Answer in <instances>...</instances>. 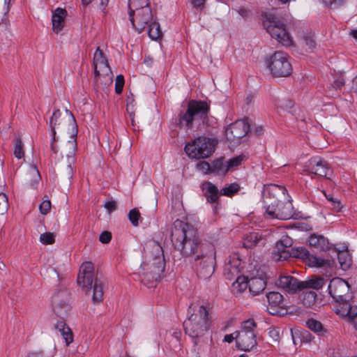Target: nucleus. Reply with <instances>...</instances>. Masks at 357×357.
I'll return each instance as SVG.
<instances>
[{
	"label": "nucleus",
	"instance_id": "f257e3e1",
	"mask_svg": "<svg viewBox=\"0 0 357 357\" xmlns=\"http://www.w3.org/2000/svg\"><path fill=\"white\" fill-rule=\"evenodd\" d=\"M171 240L174 248L183 257H191L195 261L200 278L211 277L215 271L216 253L213 243L201 241L197 230L192 225L179 220L174 223Z\"/></svg>",
	"mask_w": 357,
	"mask_h": 357
},
{
	"label": "nucleus",
	"instance_id": "a18cd8bd",
	"mask_svg": "<svg viewBox=\"0 0 357 357\" xmlns=\"http://www.w3.org/2000/svg\"><path fill=\"white\" fill-rule=\"evenodd\" d=\"M124 86V77L122 75H119L116 77L115 82V92L117 94H121L123 91V88Z\"/></svg>",
	"mask_w": 357,
	"mask_h": 357
},
{
	"label": "nucleus",
	"instance_id": "4be33fe9",
	"mask_svg": "<svg viewBox=\"0 0 357 357\" xmlns=\"http://www.w3.org/2000/svg\"><path fill=\"white\" fill-rule=\"evenodd\" d=\"M93 67H98L101 72L105 75L112 73L108 61L99 47H97L93 55Z\"/></svg>",
	"mask_w": 357,
	"mask_h": 357
},
{
	"label": "nucleus",
	"instance_id": "2f4dec72",
	"mask_svg": "<svg viewBox=\"0 0 357 357\" xmlns=\"http://www.w3.org/2000/svg\"><path fill=\"white\" fill-rule=\"evenodd\" d=\"M147 27H149V36L152 40H157L162 36V33L160 30V24L156 20H153L147 25Z\"/></svg>",
	"mask_w": 357,
	"mask_h": 357
},
{
	"label": "nucleus",
	"instance_id": "dca6fc26",
	"mask_svg": "<svg viewBox=\"0 0 357 357\" xmlns=\"http://www.w3.org/2000/svg\"><path fill=\"white\" fill-rule=\"evenodd\" d=\"M268 305L267 310L270 314L281 316L284 314V301L283 296L277 291H271L266 294Z\"/></svg>",
	"mask_w": 357,
	"mask_h": 357
},
{
	"label": "nucleus",
	"instance_id": "7ed1b4c3",
	"mask_svg": "<svg viewBox=\"0 0 357 357\" xmlns=\"http://www.w3.org/2000/svg\"><path fill=\"white\" fill-rule=\"evenodd\" d=\"M66 112L68 115V119L67 121H63V120L61 119V113L59 109L55 110L52 117L50 118L49 123L52 132V142L50 144V149L53 153H57L58 149L54 144V143L57 141L56 137V128L59 130H63L70 135L71 139L67 143V146L69 149L67 155L68 157H73L75 154V151L77 149V136L78 128L76 120L73 113L68 109H66Z\"/></svg>",
	"mask_w": 357,
	"mask_h": 357
},
{
	"label": "nucleus",
	"instance_id": "de8ad7c7",
	"mask_svg": "<svg viewBox=\"0 0 357 357\" xmlns=\"http://www.w3.org/2000/svg\"><path fill=\"white\" fill-rule=\"evenodd\" d=\"M303 42L306 46L311 50H313L316 47V42L311 35H305L303 36Z\"/></svg>",
	"mask_w": 357,
	"mask_h": 357
},
{
	"label": "nucleus",
	"instance_id": "20e7f679",
	"mask_svg": "<svg viewBox=\"0 0 357 357\" xmlns=\"http://www.w3.org/2000/svg\"><path fill=\"white\" fill-rule=\"evenodd\" d=\"M209 111L210 107L205 101L190 100L179 112L176 124L187 130L199 128L202 123H208Z\"/></svg>",
	"mask_w": 357,
	"mask_h": 357
},
{
	"label": "nucleus",
	"instance_id": "2eb2a0df",
	"mask_svg": "<svg viewBox=\"0 0 357 357\" xmlns=\"http://www.w3.org/2000/svg\"><path fill=\"white\" fill-rule=\"evenodd\" d=\"M52 299L55 314L64 319L70 310L68 292L65 290L60 291L54 295Z\"/></svg>",
	"mask_w": 357,
	"mask_h": 357
},
{
	"label": "nucleus",
	"instance_id": "f8f14e48",
	"mask_svg": "<svg viewBox=\"0 0 357 357\" xmlns=\"http://www.w3.org/2000/svg\"><path fill=\"white\" fill-rule=\"evenodd\" d=\"M349 289L348 282L342 278H334L330 281L328 289L331 296L337 303L335 309L344 303H350L352 296L349 294Z\"/></svg>",
	"mask_w": 357,
	"mask_h": 357
},
{
	"label": "nucleus",
	"instance_id": "5fc2aeb1",
	"mask_svg": "<svg viewBox=\"0 0 357 357\" xmlns=\"http://www.w3.org/2000/svg\"><path fill=\"white\" fill-rule=\"evenodd\" d=\"M206 0H191V3L197 9L202 10L204 8Z\"/></svg>",
	"mask_w": 357,
	"mask_h": 357
},
{
	"label": "nucleus",
	"instance_id": "f3484780",
	"mask_svg": "<svg viewBox=\"0 0 357 357\" xmlns=\"http://www.w3.org/2000/svg\"><path fill=\"white\" fill-rule=\"evenodd\" d=\"M289 257L300 258L307 261L311 266L321 267L324 265L325 260L314 256L303 247L291 248Z\"/></svg>",
	"mask_w": 357,
	"mask_h": 357
},
{
	"label": "nucleus",
	"instance_id": "49530a36",
	"mask_svg": "<svg viewBox=\"0 0 357 357\" xmlns=\"http://www.w3.org/2000/svg\"><path fill=\"white\" fill-rule=\"evenodd\" d=\"M245 156L240 155L235 158H233L230 159L229 161H227V165L229 167V169L232 167H238L241 164L243 160H244Z\"/></svg>",
	"mask_w": 357,
	"mask_h": 357
},
{
	"label": "nucleus",
	"instance_id": "cd10ccee",
	"mask_svg": "<svg viewBox=\"0 0 357 357\" xmlns=\"http://www.w3.org/2000/svg\"><path fill=\"white\" fill-rule=\"evenodd\" d=\"M333 252L336 255L340 267L343 270L348 269L351 265V257L347 250L337 251L335 249Z\"/></svg>",
	"mask_w": 357,
	"mask_h": 357
},
{
	"label": "nucleus",
	"instance_id": "680f3d73",
	"mask_svg": "<svg viewBox=\"0 0 357 357\" xmlns=\"http://www.w3.org/2000/svg\"><path fill=\"white\" fill-rule=\"evenodd\" d=\"M93 68H94V74H95L94 81H95V82H96L98 84V78L100 76L101 70H100L98 67H93Z\"/></svg>",
	"mask_w": 357,
	"mask_h": 357
},
{
	"label": "nucleus",
	"instance_id": "a878e982",
	"mask_svg": "<svg viewBox=\"0 0 357 357\" xmlns=\"http://www.w3.org/2000/svg\"><path fill=\"white\" fill-rule=\"evenodd\" d=\"M266 286V283L264 280L260 278H252L249 280V291L254 295H258L263 292Z\"/></svg>",
	"mask_w": 357,
	"mask_h": 357
},
{
	"label": "nucleus",
	"instance_id": "1a4fd4ad",
	"mask_svg": "<svg viewBox=\"0 0 357 357\" xmlns=\"http://www.w3.org/2000/svg\"><path fill=\"white\" fill-rule=\"evenodd\" d=\"M263 24L267 32L279 43L285 47L293 44L291 36L280 18L272 14L266 15Z\"/></svg>",
	"mask_w": 357,
	"mask_h": 357
},
{
	"label": "nucleus",
	"instance_id": "393cba45",
	"mask_svg": "<svg viewBox=\"0 0 357 357\" xmlns=\"http://www.w3.org/2000/svg\"><path fill=\"white\" fill-rule=\"evenodd\" d=\"M67 15L65 9L57 8L52 14V29L55 33H59L64 26V18Z\"/></svg>",
	"mask_w": 357,
	"mask_h": 357
},
{
	"label": "nucleus",
	"instance_id": "774afa93",
	"mask_svg": "<svg viewBox=\"0 0 357 357\" xmlns=\"http://www.w3.org/2000/svg\"><path fill=\"white\" fill-rule=\"evenodd\" d=\"M27 357H43V354L40 352L31 353V354H29Z\"/></svg>",
	"mask_w": 357,
	"mask_h": 357
},
{
	"label": "nucleus",
	"instance_id": "13d9d810",
	"mask_svg": "<svg viewBox=\"0 0 357 357\" xmlns=\"http://www.w3.org/2000/svg\"><path fill=\"white\" fill-rule=\"evenodd\" d=\"M350 91L357 94V76L355 77L351 81Z\"/></svg>",
	"mask_w": 357,
	"mask_h": 357
},
{
	"label": "nucleus",
	"instance_id": "37998d69",
	"mask_svg": "<svg viewBox=\"0 0 357 357\" xmlns=\"http://www.w3.org/2000/svg\"><path fill=\"white\" fill-rule=\"evenodd\" d=\"M294 105V102L291 100L285 98L278 100L277 102V107L278 108H281L283 110L288 111Z\"/></svg>",
	"mask_w": 357,
	"mask_h": 357
},
{
	"label": "nucleus",
	"instance_id": "6e6d98bb",
	"mask_svg": "<svg viewBox=\"0 0 357 357\" xmlns=\"http://www.w3.org/2000/svg\"><path fill=\"white\" fill-rule=\"evenodd\" d=\"M301 339L303 342H310L313 339V336L310 333L305 331L301 333Z\"/></svg>",
	"mask_w": 357,
	"mask_h": 357
},
{
	"label": "nucleus",
	"instance_id": "9d476101",
	"mask_svg": "<svg viewBox=\"0 0 357 357\" xmlns=\"http://www.w3.org/2000/svg\"><path fill=\"white\" fill-rule=\"evenodd\" d=\"M216 140L205 137H199L188 143L185 152L190 158L201 159L209 157L215 151Z\"/></svg>",
	"mask_w": 357,
	"mask_h": 357
},
{
	"label": "nucleus",
	"instance_id": "f704fd0d",
	"mask_svg": "<svg viewBox=\"0 0 357 357\" xmlns=\"http://www.w3.org/2000/svg\"><path fill=\"white\" fill-rule=\"evenodd\" d=\"M261 241V236L257 232H252L248 234L243 242L245 248H251L255 246Z\"/></svg>",
	"mask_w": 357,
	"mask_h": 357
},
{
	"label": "nucleus",
	"instance_id": "3c124183",
	"mask_svg": "<svg viewBox=\"0 0 357 357\" xmlns=\"http://www.w3.org/2000/svg\"><path fill=\"white\" fill-rule=\"evenodd\" d=\"M292 244L293 240L288 236H282L280 239V245H284V247L287 248L289 250L291 249Z\"/></svg>",
	"mask_w": 357,
	"mask_h": 357
},
{
	"label": "nucleus",
	"instance_id": "bb28decb",
	"mask_svg": "<svg viewBox=\"0 0 357 357\" xmlns=\"http://www.w3.org/2000/svg\"><path fill=\"white\" fill-rule=\"evenodd\" d=\"M54 328L61 333L66 341V345H69L73 341V335L71 329L63 321H58L55 324Z\"/></svg>",
	"mask_w": 357,
	"mask_h": 357
},
{
	"label": "nucleus",
	"instance_id": "ddd939ff",
	"mask_svg": "<svg viewBox=\"0 0 357 357\" xmlns=\"http://www.w3.org/2000/svg\"><path fill=\"white\" fill-rule=\"evenodd\" d=\"M303 171L319 176L327 177L331 169L326 160L319 156H315L305 163Z\"/></svg>",
	"mask_w": 357,
	"mask_h": 357
},
{
	"label": "nucleus",
	"instance_id": "6ab92c4d",
	"mask_svg": "<svg viewBox=\"0 0 357 357\" xmlns=\"http://www.w3.org/2000/svg\"><path fill=\"white\" fill-rule=\"evenodd\" d=\"M335 312L341 317H347L357 330V304L354 302L344 303L335 310Z\"/></svg>",
	"mask_w": 357,
	"mask_h": 357
},
{
	"label": "nucleus",
	"instance_id": "412c9836",
	"mask_svg": "<svg viewBox=\"0 0 357 357\" xmlns=\"http://www.w3.org/2000/svg\"><path fill=\"white\" fill-rule=\"evenodd\" d=\"M202 189L208 202L211 204L218 203L220 192L214 184L210 181H205L202 184Z\"/></svg>",
	"mask_w": 357,
	"mask_h": 357
},
{
	"label": "nucleus",
	"instance_id": "09e8293b",
	"mask_svg": "<svg viewBox=\"0 0 357 357\" xmlns=\"http://www.w3.org/2000/svg\"><path fill=\"white\" fill-rule=\"evenodd\" d=\"M328 206L335 212H340L343 207L340 200L337 197H335L331 203H329Z\"/></svg>",
	"mask_w": 357,
	"mask_h": 357
},
{
	"label": "nucleus",
	"instance_id": "4d7b16f0",
	"mask_svg": "<svg viewBox=\"0 0 357 357\" xmlns=\"http://www.w3.org/2000/svg\"><path fill=\"white\" fill-rule=\"evenodd\" d=\"M234 340H238V337L236 334L231 333L229 335H226L224 337V342L231 343Z\"/></svg>",
	"mask_w": 357,
	"mask_h": 357
},
{
	"label": "nucleus",
	"instance_id": "0eeeda50",
	"mask_svg": "<svg viewBox=\"0 0 357 357\" xmlns=\"http://www.w3.org/2000/svg\"><path fill=\"white\" fill-rule=\"evenodd\" d=\"M211 318L208 310L201 305L197 313H193L183 322L185 333L195 340L204 336L210 328Z\"/></svg>",
	"mask_w": 357,
	"mask_h": 357
},
{
	"label": "nucleus",
	"instance_id": "c9c22d12",
	"mask_svg": "<svg viewBox=\"0 0 357 357\" xmlns=\"http://www.w3.org/2000/svg\"><path fill=\"white\" fill-rule=\"evenodd\" d=\"M306 325L307 328L311 330L312 331L319 334L322 335L325 330L324 328V326L322 324L314 319H310L306 321Z\"/></svg>",
	"mask_w": 357,
	"mask_h": 357
},
{
	"label": "nucleus",
	"instance_id": "603ef678",
	"mask_svg": "<svg viewBox=\"0 0 357 357\" xmlns=\"http://www.w3.org/2000/svg\"><path fill=\"white\" fill-rule=\"evenodd\" d=\"M111 239L112 234L107 231H102L99 236V240L102 243H108L110 242Z\"/></svg>",
	"mask_w": 357,
	"mask_h": 357
},
{
	"label": "nucleus",
	"instance_id": "a19ab883",
	"mask_svg": "<svg viewBox=\"0 0 357 357\" xmlns=\"http://www.w3.org/2000/svg\"><path fill=\"white\" fill-rule=\"evenodd\" d=\"M40 241L44 245H51L55 241V236L52 233L45 232L40 236Z\"/></svg>",
	"mask_w": 357,
	"mask_h": 357
},
{
	"label": "nucleus",
	"instance_id": "e2e57ef3",
	"mask_svg": "<svg viewBox=\"0 0 357 357\" xmlns=\"http://www.w3.org/2000/svg\"><path fill=\"white\" fill-rule=\"evenodd\" d=\"M12 0H4V10L5 13L7 14L10 10Z\"/></svg>",
	"mask_w": 357,
	"mask_h": 357
},
{
	"label": "nucleus",
	"instance_id": "c03bdc74",
	"mask_svg": "<svg viewBox=\"0 0 357 357\" xmlns=\"http://www.w3.org/2000/svg\"><path fill=\"white\" fill-rule=\"evenodd\" d=\"M197 168L203 174L211 173V165L206 161H201L197 164Z\"/></svg>",
	"mask_w": 357,
	"mask_h": 357
},
{
	"label": "nucleus",
	"instance_id": "6e6552de",
	"mask_svg": "<svg viewBox=\"0 0 357 357\" xmlns=\"http://www.w3.org/2000/svg\"><path fill=\"white\" fill-rule=\"evenodd\" d=\"M278 285L289 293H296L305 289L318 290L324 285V279L322 278H312L307 280L299 281L291 275L280 276L278 280Z\"/></svg>",
	"mask_w": 357,
	"mask_h": 357
},
{
	"label": "nucleus",
	"instance_id": "8fccbe9b",
	"mask_svg": "<svg viewBox=\"0 0 357 357\" xmlns=\"http://www.w3.org/2000/svg\"><path fill=\"white\" fill-rule=\"evenodd\" d=\"M50 208H51V202L48 199L43 200L39 206L40 213L44 215L47 214L50 212Z\"/></svg>",
	"mask_w": 357,
	"mask_h": 357
},
{
	"label": "nucleus",
	"instance_id": "b1692460",
	"mask_svg": "<svg viewBox=\"0 0 357 357\" xmlns=\"http://www.w3.org/2000/svg\"><path fill=\"white\" fill-rule=\"evenodd\" d=\"M241 261L238 258L229 259L224 266V275L229 280L239 276Z\"/></svg>",
	"mask_w": 357,
	"mask_h": 357
},
{
	"label": "nucleus",
	"instance_id": "c85d7f7f",
	"mask_svg": "<svg viewBox=\"0 0 357 357\" xmlns=\"http://www.w3.org/2000/svg\"><path fill=\"white\" fill-rule=\"evenodd\" d=\"M291 249L289 250L284 245H280V240L276 243L273 253V259L275 261H284L289 257Z\"/></svg>",
	"mask_w": 357,
	"mask_h": 357
},
{
	"label": "nucleus",
	"instance_id": "e433bc0d",
	"mask_svg": "<svg viewBox=\"0 0 357 357\" xmlns=\"http://www.w3.org/2000/svg\"><path fill=\"white\" fill-rule=\"evenodd\" d=\"M14 155L18 159H21L24 156L22 139L20 136L17 135H15L14 139Z\"/></svg>",
	"mask_w": 357,
	"mask_h": 357
},
{
	"label": "nucleus",
	"instance_id": "4c0bfd02",
	"mask_svg": "<svg viewBox=\"0 0 357 357\" xmlns=\"http://www.w3.org/2000/svg\"><path fill=\"white\" fill-rule=\"evenodd\" d=\"M257 327V324L255 321L249 319L248 320L244 321L241 324V331H238L240 333H255V329Z\"/></svg>",
	"mask_w": 357,
	"mask_h": 357
},
{
	"label": "nucleus",
	"instance_id": "58836bf2",
	"mask_svg": "<svg viewBox=\"0 0 357 357\" xmlns=\"http://www.w3.org/2000/svg\"><path fill=\"white\" fill-rule=\"evenodd\" d=\"M240 189L237 183H231L227 187L223 188L220 190V195L231 197L236 193Z\"/></svg>",
	"mask_w": 357,
	"mask_h": 357
},
{
	"label": "nucleus",
	"instance_id": "052dcab7",
	"mask_svg": "<svg viewBox=\"0 0 357 357\" xmlns=\"http://www.w3.org/2000/svg\"><path fill=\"white\" fill-rule=\"evenodd\" d=\"M9 24V20L7 16V14L4 13V16L1 20V22H0V26H3L4 28H7L8 25Z\"/></svg>",
	"mask_w": 357,
	"mask_h": 357
},
{
	"label": "nucleus",
	"instance_id": "72a5a7b5",
	"mask_svg": "<svg viewBox=\"0 0 357 357\" xmlns=\"http://www.w3.org/2000/svg\"><path fill=\"white\" fill-rule=\"evenodd\" d=\"M229 170L227 164H225L222 159H217L211 165V173L225 174Z\"/></svg>",
	"mask_w": 357,
	"mask_h": 357
},
{
	"label": "nucleus",
	"instance_id": "0e129e2a",
	"mask_svg": "<svg viewBox=\"0 0 357 357\" xmlns=\"http://www.w3.org/2000/svg\"><path fill=\"white\" fill-rule=\"evenodd\" d=\"M238 13L243 17H245L248 15V11L245 8H240Z\"/></svg>",
	"mask_w": 357,
	"mask_h": 357
},
{
	"label": "nucleus",
	"instance_id": "4468645a",
	"mask_svg": "<svg viewBox=\"0 0 357 357\" xmlns=\"http://www.w3.org/2000/svg\"><path fill=\"white\" fill-rule=\"evenodd\" d=\"M136 12V18L134 17L135 15H132V20L131 18H129V20L132 27L138 33H142L147 27V25L153 20L152 10L150 6H145Z\"/></svg>",
	"mask_w": 357,
	"mask_h": 357
},
{
	"label": "nucleus",
	"instance_id": "473e14b6",
	"mask_svg": "<svg viewBox=\"0 0 357 357\" xmlns=\"http://www.w3.org/2000/svg\"><path fill=\"white\" fill-rule=\"evenodd\" d=\"M249 285V280L248 278L243 275H239L236 277V280L232 283L234 290H236L237 292H243L245 291Z\"/></svg>",
	"mask_w": 357,
	"mask_h": 357
},
{
	"label": "nucleus",
	"instance_id": "39448f33",
	"mask_svg": "<svg viewBox=\"0 0 357 357\" xmlns=\"http://www.w3.org/2000/svg\"><path fill=\"white\" fill-rule=\"evenodd\" d=\"M151 246L155 255L151 256L149 261L142 263L140 275L141 281L149 288L157 285L165 268L162 248L155 241H153Z\"/></svg>",
	"mask_w": 357,
	"mask_h": 357
},
{
	"label": "nucleus",
	"instance_id": "338daca9",
	"mask_svg": "<svg viewBox=\"0 0 357 357\" xmlns=\"http://www.w3.org/2000/svg\"><path fill=\"white\" fill-rule=\"evenodd\" d=\"M269 334L271 337L275 338V340H277L279 336L278 331L275 330L270 331Z\"/></svg>",
	"mask_w": 357,
	"mask_h": 357
},
{
	"label": "nucleus",
	"instance_id": "7c9ffc66",
	"mask_svg": "<svg viewBox=\"0 0 357 357\" xmlns=\"http://www.w3.org/2000/svg\"><path fill=\"white\" fill-rule=\"evenodd\" d=\"M310 289H305L303 290L301 296V301L304 305L307 307L312 306L317 298V293L313 290H309Z\"/></svg>",
	"mask_w": 357,
	"mask_h": 357
},
{
	"label": "nucleus",
	"instance_id": "5701e85b",
	"mask_svg": "<svg viewBox=\"0 0 357 357\" xmlns=\"http://www.w3.org/2000/svg\"><path fill=\"white\" fill-rule=\"evenodd\" d=\"M310 247L314 248L317 251H326L331 249L328 240L321 235L312 234L308 239Z\"/></svg>",
	"mask_w": 357,
	"mask_h": 357
},
{
	"label": "nucleus",
	"instance_id": "aec40b11",
	"mask_svg": "<svg viewBox=\"0 0 357 357\" xmlns=\"http://www.w3.org/2000/svg\"><path fill=\"white\" fill-rule=\"evenodd\" d=\"M234 334H236L238 337L236 343L241 350L250 351L257 344L255 333H240L238 331H235Z\"/></svg>",
	"mask_w": 357,
	"mask_h": 357
},
{
	"label": "nucleus",
	"instance_id": "864d4df0",
	"mask_svg": "<svg viewBox=\"0 0 357 357\" xmlns=\"http://www.w3.org/2000/svg\"><path fill=\"white\" fill-rule=\"evenodd\" d=\"M104 207L110 213L116 209V203L115 201H106Z\"/></svg>",
	"mask_w": 357,
	"mask_h": 357
},
{
	"label": "nucleus",
	"instance_id": "f03ea898",
	"mask_svg": "<svg viewBox=\"0 0 357 357\" xmlns=\"http://www.w3.org/2000/svg\"><path fill=\"white\" fill-rule=\"evenodd\" d=\"M286 188L281 185L275 184L264 185L262 191V202L266 214L268 218L289 220L294 217V207L291 200L287 199L282 204V209L278 208L279 203L286 199Z\"/></svg>",
	"mask_w": 357,
	"mask_h": 357
},
{
	"label": "nucleus",
	"instance_id": "ea45409f",
	"mask_svg": "<svg viewBox=\"0 0 357 357\" xmlns=\"http://www.w3.org/2000/svg\"><path fill=\"white\" fill-rule=\"evenodd\" d=\"M128 218L134 227H137L139 225V220L142 221L140 213L136 208H132L129 211Z\"/></svg>",
	"mask_w": 357,
	"mask_h": 357
},
{
	"label": "nucleus",
	"instance_id": "bf43d9fd",
	"mask_svg": "<svg viewBox=\"0 0 357 357\" xmlns=\"http://www.w3.org/2000/svg\"><path fill=\"white\" fill-rule=\"evenodd\" d=\"M345 84L343 78H339L334 82V87L340 89Z\"/></svg>",
	"mask_w": 357,
	"mask_h": 357
},
{
	"label": "nucleus",
	"instance_id": "69168bd1",
	"mask_svg": "<svg viewBox=\"0 0 357 357\" xmlns=\"http://www.w3.org/2000/svg\"><path fill=\"white\" fill-rule=\"evenodd\" d=\"M100 7L103 10L105 9L106 6L108 4L109 0H100Z\"/></svg>",
	"mask_w": 357,
	"mask_h": 357
},
{
	"label": "nucleus",
	"instance_id": "79ce46f5",
	"mask_svg": "<svg viewBox=\"0 0 357 357\" xmlns=\"http://www.w3.org/2000/svg\"><path fill=\"white\" fill-rule=\"evenodd\" d=\"M8 209V198L6 194L0 192V215L6 213Z\"/></svg>",
	"mask_w": 357,
	"mask_h": 357
},
{
	"label": "nucleus",
	"instance_id": "423d86ee",
	"mask_svg": "<svg viewBox=\"0 0 357 357\" xmlns=\"http://www.w3.org/2000/svg\"><path fill=\"white\" fill-rule=\"evenodd\" d=\"M77 283L87 291L93 289L92 299L94 303H100L102 301L103 282L94 273V266L91 262L85 261L81 265Z\"/></svg>",
	"mask_w": 357,
	"mask_h": 357
},
{
	"label": "nucleus",
	"instance_id": "a211bd4d",
	"mask_svg": "<svg viewBox=\"0 0 357 357\" xmlns=\"http://www.w3.org/2000/svg\"><path fill=\"white\" fill-rule=\"evenodd\" d=\"M250 126L248 119L238 120L230 124L226 129L227 137L241 139L245 137L250 132Z\"/></svg>",
	"mask_w": 357,
	"mask_h": 357
},
{
	"label": "nucleus",
	"instance_id": "c756f323",
	"mask_svg": "<svg viewBox=\"0 0 357 357\" xmlns=\"http://www.w3.org/2000/svg\"><path fill=\"white\" fill-rule=\"evenodd\" d=\"M145 6H149V0H128L129 18L132 20L135 11Z\"/></svg>",
	"mask_w": 357,
	"mask_h": 357
},
{
	"label": "nucleus",
	"instance_id": "9b49d317",
	"mask_svg": "<svg viewBox=\"0 0 357 357\" xmlns=\"http://www.w3.org/2000/svg\"><path fill=\"white\" fill-rule=\"evenodd\" d=\"M266 63L274 77H287L292 72V67L287 59V55L282 52H275L266 59Z\"/></svg>",
	"mask_w": 357,
	"mask_h": 357
}]
</instances>
